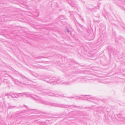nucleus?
Wrapping results in <instances>:
<instances>
[{"label": "nucleus", "mask_w": 125, "mask_h": 125, "mask_svg": "<svg viewBox=\"0 0 125 125\" xmlns=\"http://www.w3.org/2000/svg\"><path fill=\"white\" fill-rule=\"evenodd\" d=\"M5 95L8 96H10L13 98H17L21 96H22L23 95H26L27 97H31V98H33L34 100L37 101L38 102H41L43 104H48V103L43 100L38 96L36 95H31L28 92L21 93H15L10 92L9 94H6Z\"/></svg>", "instance_id": "1"}, {"label": "nucleus", "mask_w": 125, "mask_h": 125, "mask_svg": "<svg viewBox=\"0 0 125 125\" xmlns=\"http://www.w3.org/2000/svg\"><path fill=\"white\" fill-rule=\"evenodd\" d=\"M45 79L48 80L45 81L46 82L51 84L53 83V84L60 83H62L64 85H69L71 84L72 83L76 81V80H73L71 79H70L68 81L63 82L62 80L59 78L48 76L46 77Z\"/></svg>", "instance_id": "2"}, {"label": "nucleus", "mask_w": 125, "mask_h": 125, "mask_svg": "<svg viewBox=\"0 0 125 125\" xmlns=\"http://www.w3.org/2000/svg\"><path fill=\"white\" fill-rule=\"evenodd\" d=\"M38 90L43 93H44L47 94L48 95L50 96H60L63 97H65L63 95H57V92L53 93L52 91L47 89H39Z\"/></svg>", "instance_id": "3"}, {"label": "nucleus", "mask_w": 125, "mask_h": 125, "mask_svg": "<svg viewBox=\"0 0 125 125\" xmlns=\"http://www.w3.org/2000/svg\"><path fill=\"white\" fill-rule=\"evenodd\" d=\"M67 2L70 4L73 7H74L75 6L76 3V1H72V0H66Z\"/></svg>", "instance_id": "4"}, {"label": "nucleus", "mask_w": 125, "mask_h": 125, "mask_svg": "<svg viewBox=\"0 0 125 125\" xmlns=\"http://www.w3.org/2000/svg\"><path fill=\"white\" fill-rule=\"evenodd\" d=\"M11 78L13 82L16 84H18L19 83L21 84H24L23 83L20 82L18 80L14 79L12 77H11Z\"/></svg>", "instance_id": "5"}, {"label": "nucleus", "mask_w": 125, "mask_h": 125, "mask_svg": "<svg viewBox=\"0 0 125 125\" xmlns=\"http://www.w3.org/2000/svg\"><path fill=\"white\" fill-rule=\"evenodd\" d=\"M86 96L88 97H85L83 98V99L84 100H88L90 101H92V99H94L93 97H92L90 95H86Z\"/></svg>", "instance_id": "6"}, {"label": "nucleus", "mask_w": 125, "mask_h": 125, "mask_svg": "<svg viewBox=\"0 0 125 125\" xmlns=\"http://www.w3.org/2000/svg\"><path fill=\"white\" fill-rule=\"evenodd\" d=\"M30 73L33 76L36 77L37 76V75L35 73H33L32 71H30Z\"/></svg>", "instance_id": "7"}, {"label": "nucleus", "mask_w": 125, "mask_h": 125, "mask_svg": "<svg viewBox=\"0 0 125 125\" xmlns=\"http://www.w3.org/2000/svg\"><path fill=\"white\" fill-rule=\"evenodd\" d=\"M20 75L22 78H24L25 79H27L28 80H29V79H28V78L27 77L25 76H24V75H22V74H20Z\"/></svg>", "instance_id": "8"}, {"label": "nucleus", "mask_w": 125, "mask_h": 125, "mask_svg": "<svg viewBox=\"0 0 125 125\" xmlns=\"http://www.w3.org/2000/svg\"><path fill=\"white\" fill-rule=\"evenodd\" d=\"M66 105H59L58 106L59 107H66Z\"/></svg>", "instance_id": "9"}, {"label": "nucleus", "mask_w": 125, "mask_h": 125, "mask_svg": "<svg viewBox=\"0 0 125 125\" xmlns=\"http://www.w3.org/2000/svg\"><path fill=\"white\" fill-rule=\"evenodd\" d=\"M83 80H84L85 81H87L89 80L88 79H85L84 78H83Z\"/></svg>", "instance_id": "10"}, {"label": "nucleus", "mask_w": 125, "mask_h": 125, "mask_svg": "<svg viewBox=\"0 0 125 125\" xmlns=\"http://www.w3.org/2000/svg\"><path fill=\"white\" fill-rule=\"evenodd\" d=\"M15 107V106H9V108H10V109H11V108H13V107Z\"/></svg>", "instance_id": "11"}, {"label": "nucleus", "mask_w": 125, "mask_h": 125, "mask_svg": "<svg viewBox=\"0 0 125 125\" xmlns=\"http://www.w3.org/2000/svg\"><path fill=\"white\" fill-rule=\"evenodd\" d=\"M80 18L81 19V20H83L84 21V20H83V18H82V17L81 16H80Z\"/></svg>", "instance_id": "12"}, {"label": "nucleus", "mask_w": 125, "mask_h": 125, "mask_svg": "<svg viewBox=\"0 0 125 125\" xmlns=\"http://www.w3.org/2000/svg\"><path fill=\"white\" fill-rule=\"evenodd\" d=\"M8 82V81L7 80H5L4 81V82H6L7 83Z\"/></svg>", "instance_id": "13"}, {"label": "nucleus", "mask_w": 125, "mask_h": 125, "mask_svg": "<svg viewBox=\"0 0 125 125\" xmlns=\"http://www.w3.org/2000/svg\"><path fill=\"white\" fill-rule=\"evenodd\" d=\"M67 31L69 33L70 32V31L68 29H67Z\"/></svg>", "instance_id": "14"}, {"label": "nucleus", "mask_w": 125, "mask_h": 125, "mask_svg": "<svg viewBox=\"0 0 125 125\" xmlns=\"http://www.w3.org/2000/svg\"><path fill=\"white\" fill-rule=\"evenodd\" d=\"M67 98H74V97H67Z\"/></svg>", "instance_id": "15"}, {"label": "nucleus", "mask_w": 125, "mask_h": 125, "mask_svg": "<svg viewBox=\"0 0 125 125\" xmlns=\"http://www.w3.org/2000/svg\"><path fill=\"white\" fill-rule=\"evenodd\" d=\"M24 106L25 107H26L27 108V106H26V105H24Z\"/></svg>", "instance_id": "16"}]
</instances>
